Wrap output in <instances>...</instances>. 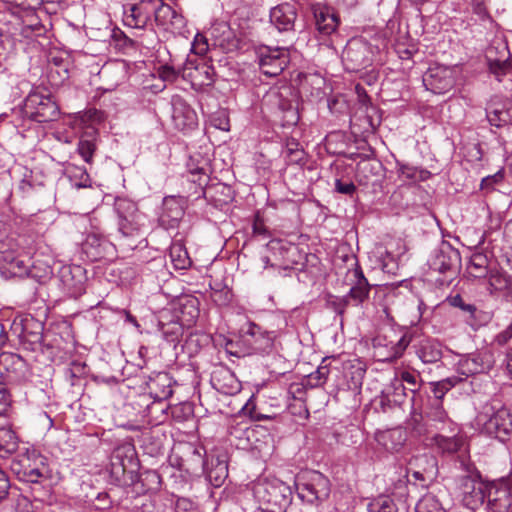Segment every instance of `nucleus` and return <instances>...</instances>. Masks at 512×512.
<instances>
[{
    "label": "nucleus",
    "mask_w": 512,
    "mask_h": 512,
    "mask_svg": "<svg viewBox=\"0 0 512 512\" xmlns=\"http://www.w3.org/2000/svg\"><path fill=\"white\" fill-rule=\"evenodd\" d=\"M342 60L349 71L359 72L372 64V50L368 42L354 38L347 42Z\"/></svg>",
    "instance_id": "nucleus-12"
},
{
    "label": "nucleus",
    "mask_w": 512,
    "mask_h": 512,
    "mask_svg": "<svg viewBox=\"0 0 512 512\" xmlns=\"http://www.w3.org/2000/svg\"><path fill=\"white\" fill-rule=\"evenodd\" d=\"M298 496L309 504L326 500L331 492L329 479L322 473L313 471L307 478L295 482Z\"/></svg>",
    "instance_id": "nucleus-8"
},
{
    "label": "nucleus",
    "mask_w": 512,
    "mask_h": 512,
    "mask_svg": "<svg viewBox=\"0 0 512 512\" xmlns=\"http://www.w3.org/2000/svg\"><path fill=\"white\" fill-rule=\"evenodd\" d=\"M12 397L7 385L0 381V416L3 415L11 406Z\"/></svg>",
    "instance_id": "nucleus-64"
},
{
    "label": "nucleus",
    "mask_w": 512,
    "mask_h": 512,
    "mask_svg": "<svg viewBox=\"0 0 512 512\" xmlns=\"http://www.w3.org/2000/svg\"><path fill=\"white\" fill-rule=\"evenodd\" d=\"M423 84L434 94H445L455 85L454 70L443 65L429 67L423 76Z\"/></svg>",
    "instance_id": "nucleus-14"
},
{
    "label": "nucleus",
    "mask_w": 512,
    "mask_h": 512,
    "mask_svg": "<svg viewBox=\"0 0 512 512\" xmlns=\"http://www.w3.org/2000/svg\"><path fill=\"white\" fill-rule=\"evenodd\" d=\"M173 381L172 377L166 372L156 373L150 376L146 382L148 394L156 402H162L170 398L173 394Z\"/></svg>",
    "instance_id": "nucleus-25"
},
{
    "label": "nucleus",
    "mask_w": 512,
    "mask_h": 512,
    "mask_svg": "<svg viewBox=\"0 0 512 512\" xmlns=\"http://www.w3.org/2000/svg\"><path fill=\"white\" fill-rule=\"evenodd\" d=\"M195 191V198L204 197L215 207L222 208L231 203L234 199V191L231 186L224 183H216L210 186L199 188Z\"/></svg>",
    "instance_id": "nucleus-23"
},
{
    "label": "nucleus",
    "mask_w": 512,
    "mask_h": 512,
    "mask_svg": "<svg viewBox=\"0 0 512 512\" xmlns=\"http://www.w3.org/2000/svg\"><path fill=\"white\" fill-rule=\"evenodd\" d=\"M158 328L166 341L176 343L183 335L185 327L175 318L172 311L164 310L158 318Z\"/></svg>",
    "instance_id": "nucleus-34"
},
{
    "label": "nucleus",
    "mask_w": 512,
    "mask_h": 512,
    "mask_svg": "<svg viewBox=\"0 0 512 512\" xmlns=\"http://www.w3.org/2000/svg\"><path fill=\"white\" fill-rule=\"evenodd\" d=\"M82 250L91 261H100L110 254L113 245L103 236L89 234L82 244Z\"/></svg>",
    "instance_id": "nucleus-29"
},
{
    "label": "nucleus",
    "mask_w": 512,
    "mask_h": 512,
    "mask_svg": "<svg viewBox=\"0 0 512 512\" xmlns=\"http://www.w3.org/2000/svg\"><path fill=\"white\" fill-rule=\"evenodd\" d=\"M186 167L189 181L197 184L199 188L207 186L210 179V166L207 159L200 154L190 156Z\"/></svg>",
    "instance_id": "nucleus-31"
},
{
    "label": "nucleus",
    "mask_w": 512,
    "mask_h": 512,
    "mask_svg": "<svg viewBox=\"0 0 512 512\" xmlns=\"http://www.w3.org/2000/svg\"><path fill=\"white\" fill-rule=\"evenodd\" d=\"M111 456L118 458V462H120L123 468L130 470V472L138 473L139 462L135 447L132 444L124 443L117 446Z\"/></svg>",
    "instance_id": "nucleus-39"
},
{
    "label": "nucleus",
    "mask_w": 512,
    "mask_h": 512,
    "mask_svg": "<svg viewBox=\"0 0 512 512\" xmlns=\"http://www.w3.org/2000/svg\"><path fill=\"white\" fill-rule=\"evenodd\" d=\"M210 382L215 390L224 394H232L238 390V381L234 373L221 364L213 367Z\"/></svg>",
    "instance_id": "nucleus-28"
},
{
    "label": "nucleus",
    "mask_w": 512,
    "mask_h": 512,
    "mask_svg": "<svg viewBox=\"0 0 512 512\" xmlns=\"http://www.w3.org/2000/svg\"><path fill=\"white\" fill-rule=\"evenodd\" d=\"M261 72L269 77L280 75L289 63V53L283 47L262 46L257 51Z\"/></svg>",
    "instance_id": "nucleus-13"
},
{
    "label": "nucleus",
    "mask_w": 512,
    "mask_h": 512,
    "mask_svg": "<svg viewBox=\"0 0 512 512\" xmlns=\"http://www.w3.org/2000/svg\"><path fill=\"white\" fill-rule=\"evenodd\" d=\"M486 491L487 506L498 510L509 508L512 504V477L488 483Z\"/></svg>",
    "instance_id": "nucleus-17"
},
{
    "label": "nucleus",
    "mask_w": 512,
    "mask_h": 512,
    "mask_svg": "<svg viewBox=\"0 0 512 512\" xmlns=\"http://www.w3.org/2000/svg\"><path fill=\"white\" fill-rule=\"evenodd\" d=\"M410 482L408 475L403 479H399L395 484L392 491V495L397 498L400 502H406L409 496L408 483Z\"/></svg>",
    "instance_id": "nucleus-60"
},
{
    "label": "nucleus",
    "mask_w": 512,
    "mask_h": 512,
    "mask_svg": "<svg viewBox=\"0 0 512 512\" xmlns=\"http://www.w3.org/2000/svg\"><path fill=\"white\" fill-rule=\"evenodd\" d=\"M172 313L184 327L190 328L199 317L198 300L193 297L183 298L179 301V307Z\"/></svg>",
    "instance_id": "nucleus-37"
},
{
    "label": "nucleus",
    "mask_w": 512,
    "mask_h": 512,
    "mask_svg": "<svg viewBox=\"0 0 512 512\" xmlns=\"http://www.w3.org/2000/svg\"><path fill=\"white\" fill-rule=\"evenodd\" d=\"M267 101L275 109V116L283 127L298 123L300 116L297 101L290 89L268 94Z\"/></svg>",
    "instance_id": "nucleus-10"
},
{
    "label": "nucleus",
    "mask_w": 512,
    "mask_h": 512,
    "mask_svg": "<svg viewBox=\"0 0 512 512\" xmlns=\"http://www.w3.org/2000/svg\"><path fill=\"white\" fill-rule=\"evenodd\" d=\"M21 344L24 349L37 351L42 347L44 324L32 316H27L21 321Z\"/></svg>",
    "instance_id": "nucleus-18"
},
{
    "label": "nucleus",
    "mask_w": 512,
    "mask_h": 512,
    "mask_svg": "<svg viewBox=\"0 0 512 512\" xmlns=\"http://www.w3.org/2000/svg\"><path fill=\"white\" fill-rule=\"evenodd\" d=\"M414 347L416 355L425 364H433L442 359V345L435 339H419Z\"/></svg>",
    "instance_id": "nucleus-36"
},
{
    "label": "nucleus",
    "mask_w": 512,
    "mask_h": 512,
    "mask_svg": "<svg viewBox=\"0 0 512 512\" xmlns=\"http://www.w3.org/2000/svg\"><path fill=\"white\" fill-rule=\"evenodd\" d=\"M432 441L443 452L448 454L456 453L462 446L461 438L453 436H444L441 433H436Z\"/></svg>",
    "instance_id": "nucleus-48"
},
{
    "label": "nucleus",
    "mask_w": 512,
    "mask_h": 512,
    "mask_svg": "<svg viewBox=\"0 0 512 512\" xmlns=\"http://www.w3.org/2000/svg\"><path fill=\"white\" fill-rule=\"evenodd\" d=\"M172 120L175 127L184 130L197 124V115L182 97L175 96L172 99Z\"/></svg>",
    "instance_id": "nucleus-26"
},
{
    "label": "nucleus",
    "mask_w": 512,
    "mask_h": 512,
    "mask_svg": "<svg viewBox=\"0 0 512 512\" xmlns=\"http://www.w3.org/2000/svg\"><path fill=\"white\" fill-rule=\"evenodd\" d=\"M482 431L501 442L507 441L512 434V414L510 410L501 407L492 414L482 413L478 416Z\"/></svg>",
    "instance_id": "nucleus-9"
},
{
    "label": "nucleus",
    "mask_w": 512,
    "mask_h": 512,
    "mask_svg": "<svg viewBox=\"0 0 512 512\" xmlns=\"http://www.w3.org/2000/svg\"><path fill=\"white\" fill-rule=\"evenodd\" d=\"M346 280L352 287H360L361 289H366L368 291L371 289V285L369 284L367 278L364 276L358 261L355 262L353 269L348 270L346 274Z\"/></svg>",
    "instance_id": "nucleus-52"
},
{
    "label": "nucleus",
    "mask_w": 512,
    "mask_h": 512,
    "mask_svg": "<svg viewBox=\"0 0 512 512\" xmlns=\"http://www.w3.org/2000/svg\"><path fill=\"white\" fill-rule=\"evenodd\" d=\"M486 117L490 125L497 128L512 124V105L490 101L486 106Z\"/></svg>",
    "instance_id": "nucleus-35"
},
{
    "label": "nucleus",
    "mask_w": 512,
    "mask_h": 512,
    "mask_svg": "<svg viewBox=\"0 0 512 512\" xmlns=\"http://www.w3.org/2000/svg\"><path fill=\"white\" fill-rule=\"evenodd\" d=\"M407 431L397 427L383 431L377 435V441L388 451H398L406 442Z\"/></svg>",
    "instance_id": "nucleus-40"
},
{
    "label": "nucleus",
    "mask_w": 512,
    "mask_h": 512,
    "mask_svg": "<svg viewBox=\"0 0 512 512\" xmlns=\"http://www.w3.org/2000/svg\"><path fill=\"white\" fill-rule=\"evenodd\" d=\"M460 261L459 252L453 249L450 245H446L436 251L433 258L430 260V269L439 273L455 274L457 265Z\"/></svg>",
    "instance_id": "nucleus-22"
},
{
    "label": "nucleus",
    "mask_w": 512,
    "mask_h": 512,
    "mask_svg": "<svg viewBox=\"0 0 512 512\" xmlns=\"http://www.w3.org/2000/svg\"><path fill=\"white\" fill-rule=\"evenodd\" d=\"M329 374V367L327 365H320L316 371L310 373L303 379V385L310 389L322 387L328 380Z\"/></svg>",
    "instance_id": "nucleus-49"
},
{
    "label": "nucleus",
    "mask_w": 512,
    "mask_h": 512,
    "mask_svg": "<svg viewBox=\"0 0 512 512\" xmlns=\"http://www.w3.org/2000/svg\"><path fill=\"white\" fill-rule=\"evenodd\" d=\"M463 379L458 376H452L448 377L446 379H443L441 381L432 383L433 386V393H434V400H437L440 402V400L444 397V395L457 383L461 382Z\"/></svg>",
    "instance_id": "nucleus-56"
},
{
    "label": "nucleus",
    "mask_w": 512,
    "mask_h": 512,
    "mask_svg": "<svg viewBox=\"0 0 512 512\" xmlns=\"http://www.w3.org/2000/svg\"><path fill=\"white\" fill-rule=\"evenodd\" d=\"M215 70L206 62L194 64L188 61L182 67V78L189 80L193 86H209L214 82Z\"/></svg>",
    "instance_id": "nucleus-20"
},
{
    "label": "nucleus",
    "mask_w": 512,
    "mask_h": 512,
    "mask_svg": "<svg viewBox=\"0 0 512 512\" xmlns=\"http://www.w3.org/2000/svg\"><path fill=\"white\" fill-rule=\"evenodd\" d=\"M369 292L370 291L366 289L351 286L349 292L347 295H345V298L348 299L349 304H351V301H353L354 305L358 306L368 299Z\"/></svg>",
    "instance_id": "nucleus-63"
},
{
    "label": "nucleus",
    "mask_w": 512,
    "mask_h": 512,
    "mask_svg": "<svg viewBox=\"0 0 512 512\" xmlns=\"http://www.w3.org/2000/svg\"><path fill=\"white\" fill-rule=\"evenodd\" d=\"M458 371L468 377L469 375L477 374L482 371V366L476 361L475 358H465L459 361Z\"/></svg>",
    "instance_id": "nucleus-58"
},
{
    "label": "nucleus",
    "mask_w": 512,
    "mask_h": 512,
    "mask_svg": "<svg viewBox=\"0 0 512 512\" xmlns=\"http://www.w3.org/2000/svg\"><path fill=\"white\" fill-rule=\"evenodd\" d=\"M296 17V9L289 3L280 4L270 11V21L279 31L293 30Z\"/></svg>",
    "instance_id": "nucleus-33"
},
{
    "label": "nucleus",
    "mask_w": 512,
    "mask_h": 512,
    "mask_svg": "<svg viewBox=\"0 0 512 512\" xmlns=\"http://www.w3.org/2000/svg\"><path fill=\"white\" fill-rule=\"evenodd\" d=\"M141 483L143 492H155L160 489L161 476L156 471L148 470L138 474L136 483Z\"/></svg>",
    "instance_id": "nucleus-51"
},
{
    "label": "nucleus",
    "mask_w": 512,
    "mask_h": 512,
    "mask_svg": "<svg viewBox=\"0 0 512 512\" xmlns=\"http://www.w3.org/2000/svg\"><path fill=\"white\" fill-rule=\"evenodd\" d=\"M153 15L156 25L167 32L180 33L186 25L184 16L162 1L154 4Z\"/></svg>",
    "instance_id": "nucleus-15"
},
{
    "label": "nucleus",
    "mask_w": 512,
    "mask_h": 512,
    "mask_svg": "<svg viewBox=\"0 0 512 512\" xmlns=\"http://www.w3.org/2000/svg\"><path fill=\"white\" fill-rule=\"evenodd\" d=\"M487 58L490 72L499 80L501 76L512 73V58L499 59L491 56H487Z\"/></svg>",
    "instance_id": "nucleus-53"
},
{
    "label": "nucleus",
    "mask_w": 512,
    "mask_h": 512,
    "mask_svg": "<svg viewBox=\"0 0 512 512\" xmlns=\"http://www.w3.org/2000/svg\"><path fill=\"white\" fill-rule=\"evenodd\" d=\"M365 373L366 365L359 359L345 362L343 365V376L347 390L355 395L360 393Z\"/></svg>",
    "instance_id": "nucleus-30"
},
{
    "label": "nucleus",
    "mask_w": 512,
    "mask_h": 512,
    "mask_svg": "<svg viewBox=\"0 0 512 512\" xmlns=\"http://www.w3.org/2000/svg\"><path fill=\"white\" fill-rule=\"evenodd\" d=\"M488 265L489 260L485 254L474 253L467 266V272L474 278H484L488 274Z\"/></svg>",
    "instance_id": "nucleus-47"
},
{
    "label": "nucleus",
    "mask_w": 512,
    "mask_h": 512,
    "mask_svg": "<svg viewBox=\"0 0 512 512\" xmlns=\"http://www.w3.org/2000/svg\"><path fill=\"white\" fill-rule=\"evenodd\" d=\"M114 209L118 215L119 232L122 235L120 245L129 249H135L140 238V224L136 203L127 198H116Z\"/></svg>",
    "instance_id": "nucleus-6"
},
{
    "label": "nucleus",
    "mask_w": 512,
    "mask_h": 512,
    "mask_svg": "<svg viewBox=\"0 0 512 512\" xmlns=\"http://www.w3.org/2000/svg\"><path fill=\"white\" fill-rule=\"evenodd\" d=\"M288 164H305L306 153L295 138H288L282 151Z\"/></svg>",
    "instance_id": "nucleus-44"
},
{
    "label": "nucleus",
    "mask_w": 512,
    "mask_h": 512,
    "mask_svg": "<svg viewBox=\"0 0 512 512\" xmlns=\"http://www.w3.org/2000/svg\"><path fill=\"white\" fill-rule=\"evenodd\" d=\"M19 439L9 426H0V456L6 457L18 449Z\"/></svg>",
    "instance_id": "nucleus-43"
},
{
    "label": "nucleus",
    "mask_w": 512,
    "mask_h": 512,
    "mask_svg": "<svg viewBox=\"0 0 512 512\" xmlns=\"http://www.w3.org/2000/svg\"><path fill=\"white\" fill-rule=\"evenodd\" d=\"M397 173L401 180H410L413 182L425 181L430 176V172L427 170L419 169L415 166L400 162H397Z\"/></svg>",
    "instance_id": "nucleus-46"
},
{
    "label": "nucleus",
    "mask_w": 512,
    "mask_h": 512,
    "mask_svg": "<svg viewBox=\"0 0 512 512\" xmlns=\"http://www.w3.org/2000/svg\"><path fill=\"white\" fill-rule=\"evenodd\" d=\"M5 260L9 264L10 272L13 273L14 275H28L29 266L25 263L24 260L20 259L19 257H12L11 259H8V257H6Z\"/></svg>",
    "instance_id": "nucleus-62"
},
{
    "label": "nucleus",
    "mask_w": 512,
    "mask_h": 512,
    "mask_svg": "<svg viewBox=\"0 0 512 512\" xmlns=\"http://www.w3.org/2000/svg\"><path fill=\"white\" fill-rule=\"evenodd\" d=\"M113 38L123 48L154 49L159 44V38L154 28H149L145 33L134 31L133 37H129L124 32L118 30L113 32Z\"/></svg>",
    "instance_id": "nucleus-19"
},
{
    "label": "nucleus",
    "mask_w": 512,
    "mask_h": 512,
    "mask_svg": "<svg viewBox=\"0 0 512 512\" xmlns=\"http://www.w3.org/2000/svg\"><path fill=\"white\" fill-rule=\"evenodd\" d=\"M153 11V1H140L130 8V13L125 15V24L137 33H145L149 28H153L151 23Z\"/></svg>",
    "instance_id": "nucleus-16"
},
{
    "label": "nucleus",
    "mask_w": 512,
    "mask_h": 512,
    "mask_svg": "<svg viewBox=\"0 0 512 512\" xmlns=\"http://www.w3.org/2000/svg\"><path fill=\"white\" fill-rule=\"evenodd\" d=\"M405 429L411 437L433 439L437 432L429 425L425 415L417 411L415 407L412 408L410 417L405 422Z\"/></svg>",
    "instance_id": "nucleus-32"
},
{
    "label": "nucleus",
    "mask_w": 512,
    "mask_h": 512,
    "mask_svg": "<svg viewBox=\"0 0 512 512\" xmlns=\"http://www.w3.org/2000/svg\"><path fill=\"white\" fill-rule=\"evenodd\" d=\"M185 201L181 197H165L159 222L165 229L175 228L183 218Z\"/></svg>",
    "instance_id": "nucleus-21"
},
{
    "label": "nucleus",
    "mask_w": 512,
    "mask_h": 512,
    "mask_svg": "<svg viewBox=\"0 0 512 512\" xmlns=\"http://www.w3.org/2000/svg\"><path fill=\"white\" fill-rule=\"evenodd\" d=\"M11 471L20 481L39 483L48 472L46 458L34 448H24L11 461Z\"/></svg>",
    "instance_id": "nucleus-5"
},
{
    "label": "nucleus",
    "mask_w": 512,
    "mask_h": 512,
    "mask_svg": "<svg viewBox=\"0 0 512 512\" xmlns=\"http://www.w3.org/2000/svg\"><path fill=\"white\" fill-rule=\"evenodd\" d=\"M169 254L175 269H187L192 264L187 249L180 241H176L170 246Z\"/></svg>",
    "instance_id": "nucleus-45"
},
{
    "label": "nucleus",
    "mask_w": 512,
    "mask_h": 512,
    "mask_svg": "<svg viewBox=\"0 0 512 512\" xmlns=\"http://www.w3.org/2000/svg\"><path fill=\"white\" fill-rule=\"evenodd\" d=\"M110 478L118 486H131L136 484L138 473L123 468L118 458L110 457Z\"/></svg>",
    "instance_id": "nucleus-41"
},
{
    "label": "nucleus",
    "mask_w": 512,
    "mask_h": 512,
    "mask_svg": "<svg viewBox=\"0 0 512 512\" xmlns=\"http://www.w3.org/2000/svg\"><path fill=\"white\" fill-rule=\"evenodd\" d=\"M159 77L167 82H174L178 77L182 76V68L176 69L169 64L162 65L158 68Z\"/></svg>",
    "instance_id": "nucleus-61"
},
{
    "label": "nucleus",
    "mask_w": 512,
    "mask_h": 512,
    "mask_svg": "<svg viewBox=\"0 0 512 512\" xmlns=\"http://www.w3.org/2000/svg\"><path fill=\"white\" fill-rule=\"evenodd\" d=\"M349 305L350 304L348 303V299L345 298V296L340 297L327 294L325 297V307L340 317L341 324L343 323V315L345 310Z\"/></svg>",
    "instance_id": "nucleus-54"
},
{
    "label": "nucleus",
    "mask_w": 512,
    "mask_h": 512,
    "mask_svg": "<svg viewBox=\"0 0 512 512\" xmlns=\"http://www.w3.org/2000/svg\"><path fill=\"white\" fill-rule=\"evenodd\" d=\"M369 512H397L398 507L389 495H379L368 503Z\"/></svg>",
    "instance_id": "nucleus-50"
},
{
    "label": "nucleus",
    "mask_w": 512,
    "mask_h": 512,
    "mask_svg": "<svg viewBox=\"0 0 512 512\" xmlns=\"http://www.w3.org/2000/svg\"><path fill=\"white\" fill-rule=\"evenodd\" d=\"M400 379L402 382H405L409 385V390L413 393H416L420 388V375L416 371H408L404 370L400 373Z\"/></svg>",
    "instance_id": "nucleus-59"
},
{
    "label": "nucleus",
    "mask_w": 512,
    "mask_h": 512,
    "mask_svg": "<svg viewBox=\"0 0 512 512\" xmlns=\"http://www.w3.org/2000/svg\"><path fill=\"white\" fill-rule=\"evenodd\" d=\"M416 339V331L394 326L381 328L373 338V347L385 361L400 358L410 343Z\"/></svg>",
    "instance_id": "nucleus-3"
},
{
    "label": "nucleus",
    "mask_w": 512,
    "mask_h": 512,
    "mask_svg": "<svg viewBox=\"0 0 512 512\" xmlns=\"http://www.w3.org/2000/svg\"><path fill=\"white\" fill-rule=\"evenodd\" d=\"M416 512H445L439 499L431 494H425L416 504Z\"/></svg>",
    "instance_id": "nucleus-55"
},
{
    "label": "nucleus",
    "mask_w": 512,
    "mask_h": 512,
    "mask_svg": "<svg viewBox=\"0 0 512 512\" xmlns=\"http://www.w3.org/2000/svg\"><path fill=\"white\" fill-rule=\"evenodd\" d=\"M77 151L85 162L91 163L96 151V144L93 140L81 138L77 145Z\"/></svg>",
    "instance_id": "nucleus-57"
},
{
    "label": "nucleus",
    "mask_w": 512,
    "mask_h": 512,
    "mask_svg": "<svg viewBox=\"0 0 512 512\" xmlns=\"http://www.w3.org/2000/svg\"><path fill=\"white\" fill-rule=\"evenodd\" d=\"M60 279L67 292L74 297L85 290V270L79 265L62 267Z\"/></svg>",
    "instance_id": "nucleus-27"
},
{
    "label": "nucleus",
    "mask_w": 512,
    "mask_h": 512,
    "mask_svg": "<svg viewBox=\"0 0 512 512\" xmlns=\"http://www.w3.org/2000/svg\"><path fill=\"white\" fill-rule=\"evenodd\" d=\"M447 300L452 306L458 307L469 314V323L472 327L481 326L483 321L487 320L485 313L478 311L474 304L466 303L460 294L450 296Z\"/></svg>",
    "instance_id": "nucleus-42"
},
{
    "label": "nucleus",
    "mask_w": 512,
    "mask_h": 512,
    "mask_svg": "<svg viewBox=\"0 0 512 512\" xmlns=\"http://www.w3.org/2000/svg\"><path fill=\"white\" fill-rule=\"evenodd\" d=\"M202 448L188 447L186 458H182L180 467L189 474L205 472L207 479L214 487H220L228 477V465L225 460L217 457L211 459V467H208L204 459Z\"/></svg>",
    "instance_id": "nucleus-4"
},
{
    "label": "nucleus",
    "mask_w": 512,
    "mask_h": 512,
    "mask_svg": "<svg viewBox=\"0 0 512 512\" xmlns=\"http://www.w3.org/2000/svg\"><path fill=\"white\" fill-rule=\"evenodd\" d=\"M487 484L481 480V475L475 467H467V474L460 478L459 488L464 505L477 510L486 503Z\"/></svg>",
    "instance_id": "nucleus-7"
},
{
    "label": "nucleus",
    "mask_w": 512,
    "mask_h": 512,
    "mask_svg": "<svg viewBox=\"0 0 512 512\" xmlns=\"http://www.w3.org/2000/svg\"><path fill=\"white\" fill-rule=\"evenodd\" d=\"M425 419L429 422V425L434 429L435 432L440 433L446 426H451L452 422L449 419L446 411L444 410L441 402L433 400L430 403L428 409L424 413Z\"/></svg>",
    "instance_id": "nucleus-38"
},
{
    "label": "nucleus",
    "mask_w": 512,
    "mask_h": 512,
    "mask_svg": "<svg viewBox=\"0 0 512 512\" xmlns=\"http://www.w3.org/2000/svg\"><path fill=\"white\" fill-rule=\"evenodd\" d=\"M251 490L262 512H286L292 502L291 488L277 478H258Z\"/></svg>",
    "instance_id": "nucleus-1"
},
{
    "label": "nucleus",
    "mask_w": 512,
    "mask_h": 512,
    "mask_svg": "<svg viewBox=\"0 0 512 512\" xmlns=\"http://www.w3.org/2000/svg\"><path fill=\"white\" fill-rule=\"evenodd\" d=\"M310 9L313 13L315 25L319 33L330 35L337 29L339 18L331 7L321 3H315L311 5Z\"/></svg>",
    "instance_id": "nucleus-24"
},
{
    "label": "nucleus",
    "mask_w": 512,
    "mask_h": 512,
    "mask_svg": "<svg viewBox=\"0 0 512 512\" xmlns=\"http://www.w3.org/2000/svg\"><path fill=\"white\" fill-rule=\"evenodd\" d=\"M22 114L37 123L56 121L60 117V107L54 95L45 87L37 86L26 96Z\"/></svg>",
    "instance_id": "nucleus-2"
},
{
    "label": "nucleus",
    "mask_w": 512,
    "mask_h": 512,
    "mask_svg": "<svg viewBox=\"0 0 512 512\" xmlns=\"http://www.w3.org/2000/svg\"><path fill=\"white\" fill-rule=\"evenodd\" d=\"M241 342L247 347L248 353H268L274 346L275 334L264 330L254 322H248L240 331Z\"/></svg>",
    "instance_id": "nucleus-11"
}]
</instances>
